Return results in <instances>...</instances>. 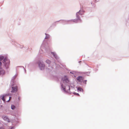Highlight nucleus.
<instances>
[{
	"instance_id": "ddd939ff",
	"label": "nucleus",
	"mask_w": 129,
	"mask_h": 129,
	"mask_svg": "<svg viewBox=\"0 0 129 129\" xmlns=\"http://www.w3.org/2000/svg\"><path fill=\"white\" fill-rule=\"evenodd\" d=\"M5 121H7L8 122H10L8 118H7V119H6Z\"/></svg>"
},
{
	"instance_id": "39448f33",
	"label": "nucleus",
	"mask_w": 129,
	"mask_h": 129,
	"mask_svg": "<svg viewBox=\"0 0 129 129\" xmlns=\"http://www.w3.org/2000/svg\"><path fill=\"white\" fill-rule=\"evenodd\" d=\"M7 97V95H4L3 96L2 98V100L4 101L5 102V100L6 99V98Z\"/></svg>"
},
{
	"instance_id": "423d86ee",
	"label": "nucleus",
	"mask_w": 129,
	"mask_h": 129,
	"mask_svg": "<svg viewBox=\"0 0 129 129\" xmlns=\"http://www.w3.org/2000/svg\"><path fill=\"white\" fill-rule=\"evenodd\" d=\"M62 79L64 81H65L67 82L69 81V80L66 76H65L64 78H62Z\"/></svg>"
},
{
	"instance_id": "9d476101",
	"label": "nucleus",
	"mask_w": 129,
	"mask_h": 129,
	"mask_svg": "<svg viewBox=\"0 0 129 129\" xmlns=\"http://www.w3.org/2000/svg\"><path fill=\"white\" fill-rule=\"evenodd\" d=\"M4 57L2 56L0 57V61L3 60L4 58Z\"/></svg>"
},
{
	"instance_id": "2eb2a0df",
	"label": "nucleus",
	"mask_w": 129,
	"mask_h": 129,
	"mask_svg": "<svg viewBox=\"0 0 129 129\" xmlns=\"http://www.w3.org/2000/svg\"><path fill=\"white\" fill-rule=\"evenodd\" d=\"M6 60L7 59L6 58H5L3 60L4 61H6Z\"/></svg>"
},
{
	"instance_id": "6e6552de",
	"label": "nucleus",
	"mask_w": 129,
	"mask_h": 129,
	"mask_svg": "<svg viewBox=\"0 0 129 129\" xmlns=\"http://www.w3.org/2000/svg\"><path fill=\"white\" fill-rule=\"evenodd\" d=\"M11 108L12 109H14L15 108V107L14 105H12L11 106Z\"/></svg>"
},
{
	"instance_id": "f3484780",
	"label": "nucleus",
	"mask_w": 129,
	"mask_h": 129,
	"mask_svg": "<svg viewBox=\"0 0 129 129\" xmlns=\"http://www.w3.org/2000/svg\"><path fill=\"white\" fill-rule=\"evenodd\" d=\"M0 129H4L3 127H0Z\"/></svg>"
},
{
	"instance_id": "f03ea898",
	"label": "nucleus",
	"mask_w": 129,
	"mask_h": 129,
	"mask_svg": "<svg viewBox=\"0 0 129 129\" xmlns=\"http://www.w3.org/2000/svg\"><path fill=\"white\" fill-rule=\"evenodd\" d=\"M79 13H77L76 14L77 19L76 20H74L73 21L75 22H78L79 21H81L80 20L79 16Z\"/></svg>"
},
{
	"instance_id": "9b49d317",
	"label": "nucleus",
	"mask_w": 129,
	"mask_h": 129,
	"mask_svg": "<svg viewBox=\"0 0 129 129\" xmlns=\"http://www.w3.org/2000/svg\"><path fill=\"white\" fill-rule=\"evenodd\" d=\"M78 90L81 91L82 90V89L80 87H78Z\"/></svg>"
},
{
	"instance_id": "f8f14e48",
	"label": "nucleus",
	"mask_w": 129,
	"mask_h": 129,
	"mask_svg": "<svg viewBox=\"0 0 129 129\" xmlns=\"http://www.w3.org/2000/svg\"><path fill=\"white\" fill-rule=\"evenodd\" d=\"M51 53L54 55V56L56 58V55L54 53V52H51Z\"/></svg>"
},
{
	"instance_id": "20e7f679",
	"label": "nucleus",
	"mask_w": 129,
	"mask_h": 129,
	"mask_svg": "<svg viewBox=\"0 0 129 129\" xmlns=\"http://www.w3.org/2000/svg\"><path fill=\"white\" fill-rule=\"evenodd\" d=\"M77 80L78 82H82L83 80V77L81 76H79L77 78Z\"/></svg>"
},
{
	"instance_id": "a211bd4d",
	"label": "nucleus",
	"mask_w": 129,
	"mask_h": 129,
	"mask_svg": "<svg viewBox=\"0 0 129 129\" xmlns=\"http://www.w3.org/2000/svg\"><path fill=\"white\" fill-rule=\"evenodd\" d=\"M77 95H79V94H78V93H77Z\"/></svg>"
},
{
	"instance_id": "dca6fc26",
	"label": "nucleus",
	"mask_w": 129,
	"mask_h": 129,
	"mask_svg": "<svg viewBox=\"0 0 129 129\" xmlns=\"http://www.w3.org/2000/svg\"><path fill=\"white\" fill-rule=\"evenodd\" d=\"M2 64V63L1 62H0V67L1 66Z\"/></svg>"
},
{
	"instance_id": "0eeeda50",
	"label": "nucleus",
	"mask_w": 129,
	"mask_h": 129,
	"mask_svg": "<svg viewBox=\"0 0 129 129\" xmlns=\"http://www.w3.org/2000/svg\"><path fill=\"white\" fill-rule=\"evenodd\" d=\"M46 62L48 64H50L51 62L49 60H47L46 61Z\"/></svg>"
},
{
	"instance_id": "f257e3e1",
	"label": "nucleus",
	"mask_w": 129,
	"mask_h": 129,
	"mask_svg": "<svg viewBox=\"0 0 129 129\" xmlns=\"http://www.w3.org/2000/svg\"><path fill=\"white\" fill-rule=\"evenodd\" d=\"M11 92H15L18 91V88L17 86H12L11 87Z\"/></svg>"
},
{
	"instance_id": "7ed1b4c3",
	"label": "nucleus",
	"mask_w": 129,
	"mask_h": 129,
	"mask_svg": "<svg viewBox=\"0 0 129 129\" xmlns=\"http://www.w3.org/2000/svg\"><path fill=\"white\" fill-rule=\"evenodd\" d=\"M39 67H40V68L41 70H42L45 67V65L42 64L41 62H40L39 63Z\"/></svg>"
},
{
	"instance_id": "1a4fd4ad",
	"label": "nucleus",
	"mask_w": 129,
	"mask_h": 129,
	"mask_svg": "<svg viewBox=\"0 0 129 129\" xmlns=\"http://www.w3.org/2000/svg\"><path fill=\"white\" fill-rule=\"evenodd\" d=\"M3 119L5 121L6 120V119H7V118H8L7 117L4 116L3 117Z\"/></svg>"
},
{
	"instance_id": "4468645a",
	"label": "nucleus",
	"mask_w": 129,
	"mask_h": 129,
	"mask_svg": "<svg viewBox=\"0 0 129 129\" xmlns=\"http://www.w3.org/2000/svg\"><path fill=\"white\" fill-rule=\"evenodd\" d=\"M11 97H9V100H8V101H7V102H9L10 100H11Z\"/></svg>"
},
{
	"instance_id": "6ab92c4d",
	"label": "nucleus",
	"mask_w": 129,
	"mask_h": 129,
	"mask_svg": "<svg viewBox=\"0 0 129 129\" xmlns=\"http://www.w3.org/2000/svg\"><path fill=\"white\" fill-rule=\"evenodd\" d=\"M47 38V37H46V38Z\"/></svg>"
},
{
	"instance_id": "aec40b11",
	"label": "nucleus",
	"mask_w": 129,
	"mask_h": 129,
	"mask_svg": "<svg viewBox=\"0 0 129 129\" xmlns=\"http://www.w3.org/2000/svg\"><path fill=\"white\" fill-rule=\"evenodd\" d=\"M65 88H64V90H65Z\"/></svg>"
}]
</instances>
